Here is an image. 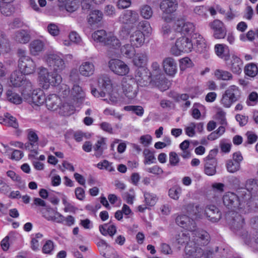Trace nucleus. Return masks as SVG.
<instances>
[{
    "label": "nucleus",
    "mask_w": 258,
    "mask_h": 258,
    "mask_svg": "<svg viewBox=\"0 0 258 258\" xmlns=\"http://www.w3.org/2000/svg\"><path fill=\"white\" fill-rule=\"evenodd\" d=\"M227 220L233 232L241 237L245 244L252 246L250 235L243 229L244 218L238 212H229L227 215Z\"/></svg>",
    "instance_id": "obj_1"
},
{
    "label": "nucleus",
    "mask_w": 258,
    "mask_h": 258,
    "mask_svg": "<svg viewBox=\"0 0 258 258\" xmlns=\"http://www.w3.org/2000/svg\"><path fill=\"white\" fill-rule=\"evenodd\" d=\"M224 205L230 212H238L241 214H245L248 212V208L245 202H240L238 197L234 192H227L223 197Z\"/></svg>",
    "instance_id": "obj_2"
},
{
    "label": "nucleus",
    "mask_w": 258,
    "mask_h": 258,
    "mask_svg": "<svg viewBox=\"0 0 258 258\" xmlns=\"http://www.w3.org/2000/svg\"><path fill=\"white\" fill-rule=\"evenodd\" d=\"M19 57L18 67L20 72L24 75H30L34 73L36 68V62L28 55L26 50L19 48L17 51Z\"/></svg>",
    "instance_id": "obj_3"
},
{
    "label": "nucleus",
    "mask_w": 258,
    "mask_h": 258,
    "mask_svg": "<svg viewBox=\"0 0 258 258\" xmlns=\"http://www.w3.org/2000/svg\"><path fill=\"white\" fill-rule=\"evenodd\" d=\"M39 80L40 83L42 84L43 88L47 89L49 85L56 86L61 82V76L56 72L49 73L47 69L43 67L39 68Z\"/></svg>",
    "instance_id": "obj_4"
},
{
    "label": "nucleus",
    "mask_w": 258,
    "mask_h": 258,
    "mask_svg": "<svg viewBox=\"0 0 258 258\" xmlns=\"http://www.w3.org/2000/svg\"><path fill=\"white\" fill-rule=\"evenodd\" d=\"M241 91L235 85L229 86L222 94L221 104L225 108H229L232 104L240 100Z\"/></svg>",
    "instance_id": "obj_5"
},
{
    "label": "nucleus",
    "mask_w": 258,
    "mask_h": 258,
    "mask_svg": "<svg viewBox=\"0 0 258 258\" xmlns=\"http://www.w3.org/2000/svg\"><path fill=\"white\" fill-rule=\"evenodd\" d=\"M193 48L191 41L187 37H182L177 39L174 46L171 48V53L175 55H180L181 52H189Z\"/></svg>",
    "instance_id": "obj_6"
},
{
    "label": "nucleus",
    "mask_w": 258,
    "mask_h": 258,
    "mask_svg": "<svg viewBox=\"0 0 258 258\" xmlns=\"http://www.w3.org/2000/svg\"><path fill=\"white\" fill-rule=\"evenodd\" d=\"M45 61L54 72H60L66 68L63 58L56 53L48 54L45 57Z\"/></svg>",
    "instance_id": "obj_7"
},
{
    "label": "nucleus",
    "mask_w": 258,
    "mask_h": 258,
    "mask_svg": "<svg viewBox=\"0 0 258 258\" xmlns=\"http://www.w3.org/2000/svg\"><path fill=\"white\" fill-rule=\"evenodd\" d=\"M191 234V241L194 245L198 246H205L208 244L210 240V236L208 233L203 229H196L190 231Z\"/></svg>",
    "instance_id": "obj_8"
},
{
    "label": "nucleus",
    "mask_w": 258,
    "mask_h": 258,
    "mask_svg": "<svg viewBox=\"0 0 258 258\" xmlns=\"http://www.w3.org/2000/svg\"><path fill=\"white\" fill-rule=\"evenodd\" d=\"M110 70L115 74L125 76L130 71L128 66L123 61L118 59H112L108 62Z\"/></svg>",
    "instance_id": "obj_9"
},
{
    "label": "nucleus",
    "mask_w": 258,
    "mask_h": 258,
    "mask_svg": "<svg viewBox=\"0 0 258 258\" xmlns=\"http://www.w3.org/2000/svg\"><path fill=\"white\" fill-rule=\"evenodd\" d=\"M151 74L149 70L144 68L138 69L135 75L136 84L141 87L146 86L150 84Z\"/></svg>",
    "instance_id": "obj_10"
},
{
    "label": "nucleus",
    "mask_w": 258,
    "mask_h": 258,
    "mask_svg": "<svg viewBox=\"0 0 258 258\" xmlns=\"http://www.w3.org/2000/svg\"><path fill=\"white\" fill-rule=\"evenodd\" d=\"M137 85L134 79H130L128 80L126 79H123L122 82V90L127 98L133 99L136 96Z\"/></svg>",
    "instance_id": "obj_11"
},
{
    "label": "nucleus",
    "mask_w": 258,
    "mask_h": 258,
    "mask_svg": "<svg viewBox=\"0 0 258 258\" xmlns=\"http://www.w3.org/2000/svg\"><path fill=\"white\" fill-rule=\"evenodd\" d=\"M175 223L178 226L189 231L196 227L195 221L184 214L178 215L175 218Z\"/></svg>",
    "instance_id": "obj_12"
},
{
    "label": "nucleus",
    "mask_w": 258,
    "mask_h": 258,
    "mask_svg": "<svg viewBox=\"0 0 258 258\" xmlns=\"http://www.w3.org/2000/svg\"><path fill=\"white\" fill-rule=\"evenodd\" d=\"M165 73L170 76H173L177 72V64L176 60L171 57L165 58L162 62Z\"/></svg>",
    "instance_id": "obj_13"
},
{
    "label": "nucleus",
    "mask_w": 258,
    "mask_h": 258,
    "mask_svg": "<svg viewBox=\"0 0 258 258\" xmlns=\"http://www.w3.org/2000/svg\"><path fill=\"white\" fill-rule=\"evenodd\" d=\"M210 26L213 31V36L215 38L221 39L224 38L226 35V31L221 21L215 20L210 24Z\"/></svg>",
    "instance_id": "obj_14"
},
{
    "label": "nucleus",
    "mask_w": 258,
    "mask_h": 258,
    "mask_svg": "<svg viewBox=\"0 0 258 258\" xmlns=\"http://www.w3.org/2000/svg\"><path fill=\"white\" fill-rule=\"evenodd\" d=\"M205 214L212 222H217L221 218V212L219 209L214 205L207 206L205 210Z\"/></svg>",
    "instance_id": "obj_15"
},
{
    "label": "nucleus",
    "mask_w": 258,
    "mask_h": 258,
    "mask_svg": "<svg viewBox=\"0 0 258 258\" xmlns=\"http://www.w3.org/2000/svg\"><path fill=\"white\" fill-rule=\"evenodd\" d=\"M138 14L134 11L126 10L119 17V21L123 24H134L138 20Z\"/></svg>",
    "instance_id": "obj_16"
},
{
    "label": "nucleus",
    "mask_w": 258,
    "mask_h": 258,
    "mask_svg": "<svg viewBox=\"0 0 258 258\" xmlns=\"http://www.w3.org/2000/svg\"><path fill=\"white\" fill-rule=\"evenodd\" d=\"M177 5L176 0H163L160 4V8L164 14H170L176 10Z\"/></svg>",
    "instance_id": "obj_17"
},
{
    "label": "nucleus",
    "mask_w": 258,
    "mask_h": 258,
    "mask_svg": "<svg viewBox=\"0 0 258 258\" xmlns=\"http://www.w3.org/2000/svg\"><path fill=\"white\" fill-rule=\"evenodd\" d=\"M46 106L49 110H56L61 104L60 98L56 94H52L46 97Z\"/></svg>",
    "instance_id": "obj_18"
},
{
    "label": "nucleus",
    "mask_w": 258,
    "mask_h": 258,
    "mask_svg": "<svg viewBox=\"0 0 258 258\" xmlns=\"http://www.w3.org/2000/svg\"><path fill=\"white\" fill-rule=\"evenodd\" d=\"M12 39L17 43L26 44L30 40V35L27 31L21 29L15 32Z\"/></svg>",
    "instance_id": "obj_19"
},
{
    "label": "nucleus",
    "mask_w": 258,
    "mask_h": 258,
    "mask_svg": "<svg viewBox=\"0 0 258 258\" xmlns=\"http://www.w3.org/2000/svg\"><path fill=\"white\" fill-rule=\"evenodd\" d=\"M176 25L177 30L182 33L191 34L195 30V25L191 22H185L183 20H177Z\"/></svg>",
    "instance_id": "obj_20"
},
{
    "label": "nucleus",
    "mask_w": 258,
    "mask_h": 258,
    "mask_svg": "<svg viewBox=\"0 0 258 258\" xmlns=\"http://www.w3.org/2000/svg\"><path fill=\"white\" fill-rule=\"evenodd\" d=\"M79 71L80 74L82 76L85 77H90L94 73L95 66L91 62H83L80 66Z\"/></svg>",
    "instance_id": "obj_21"
},
{
    "label": "nucleus",
    "mask_w": 258,
    "mask_h": 258,
    "mask_svg": "<svg viewBox=\"0 0 258 258\" xmlns=\"http://www.w3.org/2000/svg\"><path fill=\"white\" fill-rule=\"evenodd\" d=\"M144 41V34L140 30L134 32L130 37V41L132 44L137 47L142 45Z\"/></svg>",
    "instance_id": "obj_22"
},
{
    "label": "nucleus",
    "mask_w": 258,
    "mask_h": 258,
    "mask_svg": "<svg viewBox=\"0 0 258 258\" xmlns=\"http://www.w3.org/2000/svg\"><path fill=\"white\" fill-rule=\"evenodd\" d=\"M98 87L100 90L105 91L107 94H109L111 90L112 86L111 80L109 78L104 75L98 79Z\"/></svg>",
    "instance_id": "obj_23"
},
{
    "label": "nucleus",
    "mask_w": 258,
    "mask_h": 258,
    "mask_svg": "<svg viewBox=\"0 0 258 258\" xmlns=\"http://www.w3.org/2000/svg\"><path fill=\"white\" fill-rule=\"evenodd\" d=\"M46 97L42 90L34 91L31 95L32 103L36 106H40L46 102Z\"/></svg>",
    "instance_id": "obj_24"
},
{
    "label": "nucleus",
    "mask_w": 258,
    "mask_h": 258,
    "mask_svg": "<svg viewBox=\"0 0 258 258\" xmlns=\"http://www.w3.org/2000/svg\"><path fill=\"white\" fill-rule=\"evenodd\" d=\"M25 77L19 71H15L12 73L10 78V81L12 85L15 87H19L23 84Z\"/></svg>",
    "instance_id": "obj_25"
},
{
    "label": "nucleus",
    "mask_w": 258,
    "mask_h": 258,
    "mask_svg": "<svg viewBox=\"0 0 258 258\" xmlns=\"http://www.w3.org/2000/svg\"><path fill=\"white\" fill-rule=\"evenodd\" d=\"M184 210L191 216L200 218L202 209L198 205L195 206L193 203H189L184 206Z\"/></svg>",
    "instance_id": "obj_26"
},
{
    "label": "nucleus",
    "mask_w": 258,
    "mask_h": 258,
    "mask_svg": "<svg viewBox=\"0 0 258 258\" xmlns=\"http://www.w3.org/2000/svg\"><path fill=\"white\" fill-rule=\"evenodd\" d=\"M99 230L103 235L106 236L109 234L112 237L116 232V227L114 224L110 222L108 223L100 225Z\"/></svg>",
    "instance_id": "obj_27"
},
{
    "label": "nucleus",
    "mask_w": 258,
    "mask_h": 258,
    "mask_svg": "<svg viewBox=\"0 0 258 258\" xmlns=\"http://www.w3.org/2000/svg\"><path fill=\"white\" fill-rule=\"evenodd\" d=\"M133 61L135 65L136 66L140 68H143V67L146 64L148 61V55L147 53L145 51H143L137 53L135 55Z\"/></svg>",
    "instance_id": "obj_28"
},
{
    "label": "nucleus",
    "mask_w": 258,
    "mask_h": 258,
    "mask_svg": "<svg viewBox=\"0 0 258 258\" xmlns=\"http://www.w3.org/2000/svg\"><path fill=\"white\" fill-rule=\"evenodd\" d=\"M242 66V61L241 59L236 56H233L229 67L232 72L235 74L240 73Z\"/></svg>",
    "instance_id": "obj_29"
},
{
    "label": "nucleus",
    "mask_w": 258,
    "mask_h": 258,
    "mask_svg": "<svg viewBox=\"0 0 258 258\" xmlns=\"http://www.w3.org/2000/svg\"><path fill=\"white\" fill-rule=\"evenodd\" d=\"M102 12L98 10L92 11L88 17V21L91 25L97 24L103 19Z\"/></svg>",
    "instance_id": "obj_30"
},
{
    "label": "nucleus",
    "mask_w": 258,
    "mask_h": 258,
    "mask_svg": "<svg viewBox=\"0 0 258 258\" xmlns=\"http://www.w3.org/2000/svg\"><path fill=\"white\" fill-rule=\"evenodd\" d=\"M17 144H19V148L21 149H25L26 150H29L34 153L36 155L38 154L37 151L38 149V142L28 141V142L26 143L25 144H23L21 142H18Z\"/></svg>",
    "instance_id": "obj_31"
},
{
    "label": "nucleus",
    "mask_w": 258,
    "mask_h": 258,
    "mask_svg": "<svg viewBox=\"0 0 258 258\" xmlns=\"http://www.w3.org/2000/svg\"><path fill=\"white\" fill-rule=\"evenodd\" d=\"M11 49L10 43L6 35L0 32V51L7 53Z\"/></svg>",
    "instance_id": "obj_32"
},
{
    "label": "nucleus",
    "mask_w": 258,
    "mask_h": 258,
    "mask_svg": "<svg viewBox=\"0 0 258 258\" xmlns=\"http://www.w3.org/2000/svg\"><path fill=\"white\" fill-rule=\"evenodd\" d=\"M43 47L44 44L40 40H33L30 44V50L33 55H37L38 53L42 51Z\"/></svg>",
    "instance_id": "obj_33"
},
{
    "label": "nucleus",
    "mask_w": 258,
    "mask_h": 258,
    "mask_svg": "<svg viewBox=\"0 0 258 258\" xmlns=\"http://www.w3.org/2000/svg\"><path fill=\"white\" fill-rule=\"evenodd\" d=\"M214 75L219 80L230 81L233 79V76L230 72L221 69L216 70Z\"/></svg>",
    "instance_id": "obj_34"
},
{
    "label": "nucleus",
    "mask_w": 258,
    "mask_h": 258,
    "mask_svg": "<svg viewBox=\"0 0 258 258\" xmlns=\"http://www.w3.org/2000/svg\"><path fill=\"white\" fill-rule=\"evenodd\" d=\"M110 48L117 49L120 46L119 40L111 33H108L104 44Z\"/></svg>",
    "instance_id": "obj_35"
},
{
    "label": "nucleus",
    "mask_w": 258,
    "mask_h": 258,
    "mask_svg": "<svg viewBox=\"0 0 258 258\" xmlns=\"http://www.w3.org/2000/svg\"><path fill=\"white\" fill-rule=\"evenodd\" d=\"M176 240L179 244L189 245L192 243L191 238L188 233H180L176 236Z\"/></svg>",
    "instance_id": "obj_36"
},
{
    "label": "nucleus",
    "mask_w": 258,
    "mask_h": 258,
    "mask_svg": "<svg viewBox=\"0 0 258 258\" xmlns=\"http://www.w3.org/2000/svg\"><path fill=\"white\" fill-rule=\"evenodd\" d=\"M121 54L126 57L131 58L135 55V50L132 44H126L121 47Z\"/></svg>",
    "instance_id": "obj_37"
},
{
    "label": "nucleus",
    "mask_w": 258,
    "mask_h": 258,
    "mask_svg": "<svg viewBox=\"0 0 258 258\" xmlns=\"http://www.w3.org/2000/svg\"><path fill=\"white\" fill-rule=\"evenodd\" d=\"M108 36V34L104 30H97L94 32L92 35L93 39L95 41H97L105 44L106 41V37Z\"/></svg>",
    "instance_id": "obj_38"
},
{
    "label": "nucleus",
    "mask_w": 258,
    "mask_h": 258,
    "mask_svg": "<svg viewBox=\"0 0 258 258\" xmlns=\"http://www.w3.org/2000/svg\"><path fill=\"white\" fill-rule=\"evenodd\" d=\"M59 113L63 116H68L74 113L75 107L68 103H64L58 108Z\"/></svg>",
    "instance_id": "obj_39"
},
{
    "label": "nucleus",
    "mask_w": 258,
    "mask_h": 258,
    "mask_svg": "<svg viewBox=\"0 0 258 258\" xmlns=\"http://www.w3.org/2000/svg\"><path fill=\"white\" fill-rule=\"evenodd\" d=\"M153 10L148 5H144L140 8V14L141 16L145 19H150L153 15Z\"/></svg>",
    "instance_id": "obj_40"
},
{
    "label": "nucleus",
    "mask_w": 258,
    "mask_h": 258,
    "mask_svg": "<svg viewBox=\"0 0 258 258\" xmlns=\"http://www.w3.org/2000/svg\"><path fill=\"white\" fill-rule=\"evenodd\" d=\"M162 33L165 38L173 40L175 38V32L172 31L170 26L167 24L163 25Z\"/></svg>",
    "instance_id": "obj_41"
},
{
    "label": "nucleus",
    "mask_w": 258,
    "mask_h": 258,
    "mask_svg": "<svg viewBox=\"0 0 258 258\" xmlns=\"http://www.w3.org/2000/svg\"><path fill=\"white\" fill-rule=\"evenodd\" d=\"M11 3H1L0 11L5 16H10L14 12V9Z\"/></svg>",
    "instance_id": "obj_42"
},
{
    "label": "nucleus",
    "mask_w": 258,
    "mask_h": 258,
    "mask_svg": "<svg viewBox=\"0 0 258 258\" xmlns=\"http://www.w3.org/2000/svg\"><path fill=\"white\" fill-rule=\"evenodd\" d=\"M217 162L206 161L205 164V172L210 176L214 175L216 173V167Z\"/></svg>",
    "instance_id": "obj_43"
},
{
    "label": "nucleus",
    "mask_w": 258,
    "mask_h": 258,
    "mask_svg": "<svg viewBox=\"0 0 258 258\" xmlns=\"http://www.w3.org/2000/svg\"><path fill=\"white\" fill-rule=\"evenodd\" d=\"M105 145V140L102 138L97 142L95 145L94 146V149L96 152L95 156L97 157H100L103 152L104 149V146Z\"/></svg>",
    "instance_id": "obj_44"
},
{
    "label": "nucleus",
    "mask_w": 258,
    "mask_h": 258,
    "mask_svg": "<svg viewBox=\"0 0 258 258\" xmlns=\"http://www.w3.org/2000/svg\"><path fill=\"white\" fill-rule=\"evenodd\" d=\"M181 191V188L179 186H173L169 189L168 196L173 200L177 201L180 196Z\"/></svg>",
    "instance_id": "obj_45"
},
{
    "label": "nucleus",
    "mask_w": 258,
    "mask_h": 258,
    "mask_svg": "<svg viewBox=\"0 0 258 258\" xmlns=\"http://www.w3.org/2000/svg\"><path fill=\"white\" fill-rule=\"evenodd\" d=\"M215 118L221 125L226 126L228 124L226 118V112L221 108L218 109Z\"/></svg>",
    "instance_id": "obj_46"
},
{
    "label": "nucleus",
    "mask_w": 258,
    "mask_h": 258,
    "mask_svg": "<svg viewBox=\"0 0 258 258\" xmlns=\"http://www.w3.org/2000/svg\"><path fill=\"white\" fill-rule=\"evenodd\" d=\"M5 120L4 124L6 125L13 127L14 128H18L19 127L18 122L17 119L11 115L9 113H7L5 115Z\"/></svg>",
    "instance_id": "obj_47"
},
{
    "label": "nucleus",
    "mask_w": 258,
    "mask_h": 258,
    "mask_svg": "<svg viewBox=\"0 0 258 258\" xmlns=\"http://www.w3.org/2000/svg\"><path fill=\"white\" fill-rule=\"evenodd\" d=\"M44 217L48 221H52L58 223H62L65 220V217L57 211L54 213L53 215H45Z\"/></svg>",
    "instance_id": "obj_48"
},
{
    "label": "nucleus",
    "mask_w": 258,
    "mask_h": 258,
    "mask_svg": "<svg viewBox=\"0 0 258 258\" xmlns=\"http://www.w3.org/2000/svg\"><path fill=\"white\" fill-rule=\"evenodd\" d=\"M244 72L246 75L254 77L257 74L258 69L256 64L251 63L245 67Z\"/></svg>",
    "instance_id": "obj_49"
},
{
    "label": "nucleus",
    "mask_w": 258,
    "mask_h": 258,
    "mask_svg": "<svg viewBox=\"0 0 258 258\" xmlns=\"http://www.w3.org/2000/svg\"><path fill=\"white\" fill-rule=\"evenodd\" d=\"M23 84L20 86L22 87V94L23 95H29L33 90V86L31 82L26 79L23 81Z\"/></svg>",
    "instance_id": "obj_50"
},
{
    "label": "nucleus",
    "mask_w": 258,
    "mask_h": 258,
    "mask_svg": "<svg viewBox=\"0 0 258 258\" xmlns=\"http://www.w3.org/2000/svg\"><path fill=\"white\" fill-rule=\"evenodd\" d=\"M226 168L228 172L234 173L240 169V164L232 160H229L226 163Z\"/></svg>",
    "instance_id": "obj_51"
},
{
    "label": "nucleus",
    "mask_w": 258,
    "mask_h": 258,
    "mask_svg": "<svg viewBox=\"0 0 258 258\" xmlns=\"http://www.w3.org/2000/svg\"><path fill=\"white\" fill-rule=\"evenodd\" d=\"M7 98L10 101L17 104H20L21 103V98L18 94L13 92L12 90H8L7 92Z\"/></svg>",
    "instance_id": "obj_52"
},
{
    "label": "nucleus",
    "mask_w": 258,
    "mask_h": 258,
    "mask_svg": "<svg viewBox=\"0 0 258 258\" xmlns=\"http://www.w3.org/2000/svg\"><path fill=\"white\" fill-rule=\"evenodd\" d=\"M245 186L248 191L254 192L258 189L257 181L254 179H249L246 181Z\"/></svg>",
    "instance_id": "obj_53"
},
{
    "label": "nucleus",
    "mask_w": 258,
    "mask_h": 258,
    "mask_svg": "<svg viewBox=\"0 0 258 258\" xmlns=\"http://www.w3.org/2000/svg\"><path fill=\"white\" fill-rule=\"evenodd\" d=\"M143 154L145 156L144 164H150L154 162L155 158L154 154L150 150L148 149H144L143 151Z\"/></svg>",
    "instance_id": "obj_54"
},
{
    "label": "nucleus",
    "mask_w": 258,
    "mask_h": 258,
    "mask_svg": "<svg viewBox=\"0 0 258 258\" xmlns=\"http://www.w3.org/2000/svg\"><path fill=\"white\" fill-rule=\"evenodd\" d=\"M72 93L76 99L84 98V92L81 87L77 84H75L72 88Z\"/></svg>",
    "instance_id": "obj_55"
},
{
    "label": "nucleus",
    "mask_w": 258,
    "mask_h": 258,
    "mask_svg": "<svg viewBox=\"0 0 258 258\" xmlns=\"http://www.w3.org/2000/svg\"><path fill=\"white\" fill-rule=\"evenodd\" d=\"M227 47L225 44H217L215 46V51L216 54L222 58L226 59L225 55V49Z\"/></svg>",
    "instance_id": "obj_56"
},
{
    "label": "nucleus",
    "mask_w": 258,
    "mask_h": 258,
    "mask_svg": "<svg viewBox=\"0 0 258 258\" xmlns=\"http://www.w3.org/2000/svg\"><path fill=\"white\" fill-rule=\"evenodd\" d=\"M124 109L128 111H133L138 116H141L144 114V109L141 106H126L124 107Z\"/></svg>",
    "instance_id": "obj_57"
},
{
    "label": "nucleus",
    "mask_w": 258,
    "mask_h": 258,
    "mask_svg": "<svg viewBox=\"0 0 258 258\" xmlns=\"http://www.w3.org/2000/svg\"><path fill=\"white\" fill-rule=\"evenodd\" d=\"M144 197L145 201L147 205L152 206L155 204L157 198L155 195L149 192H145L144 194Z\"/></svg>",
    "instance_id": "obj_58"
},
{
    "label": "nucleus",
    "mask_w": 258,
    "mask_h": 258,
    "mask_svg": "<svg viewBox=\"0 0 258 258\" xmlns=\"http://www.w3.org/2000/svg\"><path fill=\"white\" fill-rule=\"evenodd\" d=\"M169 163L172 166H176L178 165L179 163V158L177 154L175 152H171L169 154Z\"/></svg>",
    "instance_id": "obj_59"
},
{
    "label": "nucleus",
    "mask_w": 258,
    "mask_h": 258,
    "mask_svg": "<svg viewBox=\"0 0 258 258\" xmlns=\"http://www.w3.org/2000/svg\"><path fill=\"white\" fill-rule=\"evenodd\" d=\"M15 234L14 233H10L8 235H7L6 237H5L1 241V245L2 246V249L4 251H7L9 248V240L10 239H11L14 235Z\"/></svg>",
    "instance_id": "obj_60"
},
{
    "label": "nucleus",
    "mask_w": 258,
    "mask_h": 258,
    "mask_svg": "<svg viewBox=\"0 0 258 258\" xmlns=\"http://www.w3.org/2000/svg\"><path fill=\"white\" fill-rule=\"evenodd\" d=\"M8 25L10 29H15L22 27L23 23L19 18H16L10 22Z\"/></svg>",
    "instance_id": "obj_61"
},
{
    "label": "nucleus",
    "mask_w": 258,
    "mask_h": 258,
    "mask_svg": "<svg viewBox=\"0 0 258 258\" xmlns=\"http://www.w3.org/2000/svg\"><path fill=\"white\" fill-rule=\"evenodd\" d=\"M152 138L149 135L142 136L140 138V142L143 146L145 147H148L152 142Z\"/></svg>",
    "instance_id": "obj_62"
},
{
    "label": "nucleus",
    "mask_w": 258,
    "mask_h": 258,
    "mask_svg": "<svg viewBox=\"0 0 258 258\" xmlns=\"http://www.w3.org/2000/svg\"><path fill=\"white\" fill-rule=\"evenodd\" d=\"M47 31L52 36H57L59 34V30L56 24L50 23L47 26Z\"/></svg>",
    "instance_id": "obj_63"
},
{
    "label": "nucleus",
    "mask_w": 258,
    "mask_h": 258,
    "mask_svg": "<svg viewBox=\"0 0 258 258\" xmlns=\"http://www.w3.org/2000/svg\"><path fill=\"white\" fill-rule=\"evenodd\" d=\"M66 10L69 12H74L77 9V5L74 0H70L64 3Z\"/></svg>",
    "instance_id": "obj_64"
}]
</instances>
